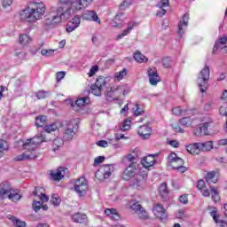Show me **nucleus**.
Listing matches in <instances>:
<instances>
[{"label": "nucleus", "instance_id": "obj_1", "mask_svg": "<svg viewBox=\"0 0 227 227\" xmlns=\"http://www.w3.org/2000/svg\"><path fill=\"white\" fill-rule=\"evenodd\" d=\"M93 0H59L56 14H51L44 20V26H54L61 20H67L74 12L88 8Z\"/></svg>", "mask_w": 227, "mask_h": 227}, {"label": "nucleus", "instance_id": "obj_2", "mask_svg": "<svg viewBox=\"0 0 227 227\" xmlns=\"http://www.w3.org/2000/svg\"><path fill=\"white\" fill-rule=\"evenodd\" d=\"M148 173L145 172V168H139L135 162L130 163L124 170L122 178L126 182H129L130 187L141 191L145 187V180H146Z\"/></svg>", "mask_w": 227, "mask_h": 227}, {"label": "nucleus", "instance_id": "obj_3", "mask_svg": "<svg viewBox=\"0 0 227 227\" xmlns=\"http://www.w3.org/2000/svg\"><path fill=\"white\" fill-rule=\"evenodd\" d=\"M47 7L43 2H31L23 10L20 12V19L23 22L35 24L43 19Z\"/></svg>", "mask_w": 227, "mask_h": 227}, {"label": "nucleus", "instance_id": "obj_4", "mask_svg": "<svg viewBox=\"0 0 227 227\" xmlns=\"http://www.w3.org/2000/svg\"><path fill=\"white\" fill-rule=\"evenodd\" d=\"M43 141H45V137L43 135L27 139L23 144V148L26 151L23 153L16 156L14 160L16 162H20L36 159V157H38V153H36L35 150L38 148V145H42Z\"/></svg>", "mask_w": 227, "mask_h": 227}, {"label": "nucleus", "instance_id": "obj_5", "mask_svg": "<svg viewBox=\"0 0 227 227\" xmlns=\"http://www.w3.org/2000/svg\"><path fill=\"white\" fill-rule=\"evenodd\" d=\"M210 79V67L204 66L197 77V84L201 93H205L208 90V80Z\"/></svg>", "mask_w": 227, "mask_h": 227}, {"label": "nucleus", "instance_id": "obj_6", "mask_svg": "<svg viewBox=\"0 0 227 227\" xmlns=\"http://www.w3.org/2000/svg\"><path fill=\"white\" fill-rule=\"evenodd\" d=\"M79 124H77V122L69 121L64 128L63 138L65 139V141H72V139H74V136L77 134Z\"/></svg>", "mask_w": 227, "mask_h": 227}, {"label": "nucleus", "instance_id": "obj_7", "mask_svg": "<svg viewBox=\"0 0 227 227\" xmlns=\"http://www.w3.org/2000/svg\"><path fill=\"white\" fill-rule=\"evenodd\" d=\"M74 191L80 198L86 196V192H88V181L85 177H80L75 180Z\"/></svg>", "mask_w": 227, "mask_h": 227}, {"label": "nucleus", "instance_id": "obj_8", "mask_svg": "<svg viewBox=\"0 0 227 227\" xmlns=\"http://www.w3.org/2000/svg\"><path fill=\"white\" fill-rule=\"evenodd\" d=\"M113 171H114V167L111 164L103 165L99 168V169L96 172L97 178L106 179L113 175Z\"/></svg>", "mask_w": 227, "mask_h": 227}, {"label": "nucleus", "instance_id": "obj_9", "mask_svg": "<svg viewBox=\"0 0 227 227\" xmlns=\"http://www.w3.org/2000/svg\"><path fill=\"white\" fill-rule=\"evenodd\" d=\"M147 75L149 77V82L152 86H157L160 82V76L157 73V68L149 67L147 70Z\"/></svg>", "mask_w": 227, "mask_h": 227}, {"label": "nucleus", "instance_id": "obj_10", "mask_svg": "<svg viewBox=\"0 0 227 227\" xmlns=\"http://www.w3.org/2000/svg\"><path fill=\"white\" fill-rule=\"evenodd\" d=\"M82 18L83 20H90L91 22H96V24H102L100 18H98V15L95 11H85L82 15Z\"/></svg>", "mask_w": 227, "mask_h": 227}, {"label": "nucleus", "instance_id": "obj_11", "mask_svg": "<svg viewBox=\"0 0 227 227\" xmlns=\"http://www.w3.org/2000/svg\"><path fill=\"white\" fill-rule=\"evenodd\" d=\"M188 24L189 13L186 12L185 14H184L178 24L177 34L179 35V36H184V35L185 34V30L187 29Z\"/></svg>", "mask_w": 227, "mask_h": 227}, {"label": "nucleus", "instance_id": "obj_12", "mask_svg": "<svg viewBox=\"0 0 227 227\" xmlns=\"http://www.w3.org/2000/svg\"><path fill=\"white\" fill-rule=\"evenodd\" d=\"M168 163L170 164L171 168L175 169L178 166H184V161L182 158L178 157L176 153H171L168 155Z\"/></svg>", "mask_w": 227, "mask_h": 227}, {"label": "nucleus", "instance_id": "obj_13", "mask_svg": "<svg viewBox=\"0 0 227 227\" xmlns=\"http://www.w3.org/2000/svg\"><path fill=\"white\" fill-rule=\"evenodd\" d=\"M112 90L115 93V98H120L121 95H127L130 91L127 85H113Z\"/></svg>", "mask_w": 227, "mask_h": 227}, {"label": "nucleus", "instance_id": "obj_14", "mask_svg": "<svg viewBox=\"0 0 227 227\" xmlns=\"http://www.w3.org/2000/svg\"><path fill=\"white\" fill-rule=\"evenodd\" d=\"M130 205H131L132 210H134V212H136L137 214V215H138V217H140V219H146V217H148L146 211H145L143 209V207H141V204L139 202L131 201Z\"/></svg>", "mask_w": 227, "mask_h": 227}, {"label": "nucleus", "instance_id": "obj_15", "mask_svg": "<svg viewBox=\"0 0 227 227\" xmlns=\"http://www.w3.org/2000/svg\"><path fill=\"white\" fill-rule=\"evenodd\" d=\"M153 212L155 217H158V219H161V221L168 217V215L166 214V209L160 204H156L153 208Z\"/></svg>", "mask_w": 227, "mask_h": 227}, {"label": "nucleus", "instance_id": "obj_16", "mask_svg": "<svg viewBox=\"0 0 227 227\" xmlns=\"http://www.w3.org/2000/svg\"><path fill=\"white\" fill-rule=\"evenodd\" d=\"M209 214L215 224H220V227H227V222L225 220H219L220 215L217 208L213 207Z\"/></svg>", "mask_w": 227, "mask_h": 227}, {"label": "nucleus", "instance_id": "obj_17", "mask_svg": "<svg viewBox=\"0 0 227 227\" xmlns=\"http://www.w3.org/2000/svg\"><path fill=\"white\" fill-rule=\"evenodd\" d=\"M65 176V168L59 167L56 171L52 170L50 174V178L55 182H59Z\"/></svg>", "mask_w": 227, "mask_h": 227}, {"label": "nucleus", "instance_id": "obj_18", "mask_svg": "<svg viewBox=\"0 0 227 227\" xmlns=\"http://www.w3.org/2000/svg\"><path fill=\"white\" fill-rule=\"evenodd\" d=\"M155 157H157V154H150L146 157H144L141 160L142 166H144L145 169L152 168V166L155 165Z\"/></svg>", "mask_w": 227, "mask_h": 227}, {"label": "nucleus", "instance_id": "obj_19", "mask_svg": "<svg viewBox=\"0 0 227 227\" xmlns=\"http://www.w3.org/2000/svg\"><path fill=\"white\" fill-rule=\"evenodd\" d=\"M12 192V186L8 183H2L0 184V200H4L8 198Z\"/></svg>", "mask_w": 227, "mask_h": 227}, {"label": "nucleus", "instance_id": "obj_20", "mask_svg": "<svg viewBox=\"0 0 227 227\" xmlns=\"http://www.w3.org/2000/svg\"><path fill=\"white\" fill-rule=\"evenodd\" d=\"M137 26H139V23L136 21L129 22L128 24L127 29L123 30L121 34L117 35L116 40H121V38H123L124 36H127V35H129L132 29H134V27H137Z\"/></svg>", "mask_w": 227, "mask_h": 227}, {"label": "nucleus", "instance_id": "obj_21", "mask_svg": "<svg viewBox=\"0 0 227 227\" xmlns=\"http://www.w3.org/2000/svg\"><path fill=\"white\" fill-rule=\"evenodd\" d=\"M71 219L73 223L82 224L88 221V216L82 213H74L72 215Z\"/></svg>", "mask_w": 227, "mask_h": 227}, {"label": "nucleus", "instance_id": "obj_22", "mask_svg": "<svg viewBox=\"0 0 227 227\" xmlns=\"http://www.w3.org/2000/svg\"><path fill=\"white\" fill-rule=\"evenodd\" d=\"M18 42L21 47H27L33 42V39L27 34H20Z\"/></svg>", "mask_w": 227, "mask_h": 227}, {"label": "nucleus", "instance_id": "obj_23", "mask_svg": "<svg viewBox=\"0 0 227 227\" xmlns=\"http://www.w3.org/2000/svg\"><path fill=\"white\" fill-rule=\"evenodd\" d=\"M152 133V128L145 125V126H140L138 128V135L142 139H148L150 137V134Z\"/></svg>", "mask_w": 227, "mask_h": 227}, {"label": "nucleus", "instance_id": "obj_24", "mask_svg": "<svg viewBox=\"0 0 227 227\" xmlns=\"http://www.w3.org/2000/svg\"><path fill=\"white\" fill-rule=\"evenodd\" d=\"M124 19L125 16H123V13H117L110 24L113 27H122Z\"/></svg>", "mask_w": 227, "mask_h": 227}, {"label": "nucleus", "instance_id": "obj_25", "mask_svg": "<svg viewBox=\"0 0 227 227\" xmlns=\"http://www.w3.org/2000/svg\"><path fill=\"white\" fill-rule=\"evenodd\" d=\"M186 150L189 153H192V155H198V153L201 152L200 143H194L187 145Z\"/></svg>", "mask_w": 227, "mask_h": 227}, {"label": "nucleus", "instance_id": "obj_26", "mask_svg": "<svg viewBox=\"0 0 227 227\" xmlns=\"http://www.w3.org/2000/svg\"><path fill=\"white\" fill-rule=\"evenodd\" d=\"M159 192L163 200H168L169 196V190H168V184L162 183L159 187Z\"/></svg>", "mask_w": 227, "mask_h": 227}, {"label": "nucleus", "instance_id": "obj_27", "mask_svg": "<svg viewBox=\"0 0 227 227\" xmlns=\"http://www.w3.org/2000/svg\"><path fill=\"white\" fill-rule=\"evenodd\" d=\"M200 152H210V150H214V142L207 141L204 143H199Z\"/></svg>", "mask_w": 227, "mask_h": 227}, {"label": "nucleus", "instance_id": "obj_28", "mask_svg": "<svg viewBox=\"0 0 227 227\" xmlns=\"http://www.w3.org/2000/svg\"><path fill=\"white\" fill-rule=\"evenodd\" d=\"M22 195H20L17 190H13L12 188H11V192L9 193L8 197V199L11 200V201L17 203V201H20Z\"/></svg>", "mask_w": 227, "mask_h": 227}, {"label": "nucleus", "instance_id": "obj_29", "mask_svg": "<svg viewBox=\"0 0 227 227\" xmlns=\"http://www.w3.org/2000/svg\"><path fill=\"white\" fill-rule=\"evenodd\" d=\"M133 58L137 63H146L148 61V58L143 55L139 51H135Z\"/></svg>", "mask_w": 227, "mask_h": 227}, {"label": "nucleus", "instance_id": "obj_30", "mask_svg": "<svg viewBox=\"0 0 227 227\" xmlns=\"http://www.w3.org/2000/svg\"><path fill=\"white\" fill-rule=\"evenodd\" d=\"M200 120L203 125H207L209 127L214 123V119H212V116L208 114L201 115Z\"/></svg>", "mask_w": 227, "mask_h": 227}, {"label": "nucleus", "instance_id": "obj_31", "mask_svg": "<svg viewBox=\"0 0 227 227\" xmlns=\"http://www.w3.org/2000/svg\"><path fill=\"white\" fill-rule=\"evenodd\" d=\"M41 188H35V191L33 192L34 196H38L39 200L43 203H47L49 201V196H47L45 193L41 192L40 194L38 193Z\"/></svg>", "mask_w": 227, "mask_h": 227}, {"label": "nucleus", "instance_id": "obj_32", "mask_svg": "<svg viewBox=\"0 0 227 227\" xmlns=\"http://www.w3.org/2000/svg\"><path fill=\"white\" fill-rule=\"evenodd\" d=\"M206 182L210 185V184H217V178H215V172L211 171L206 175Z\"/></svg>", "mask_w": 227, "mask_h": 227}, {"label": "nucleus", "instance_id": "obj_33", "mask_svg": "<svg viewBox=\"0 0 227 227\" xmlns=\"http://www.w3.org/2000/svg\"><path fill=\"white\" fill-rule=\"evenodd\" d=\"M105 214H106V215H110V217L112 219H114V221H118V219H120V215H118V213L116 212V209H114V208L106 209Z\"/></svg>", "mask_w": 227, "mask_h": 227}, {"label": "nucleus", "instance_id": "obj_34", "mask_svg": "<svg viewBox=\"0 0 227 227\" xmlns=\"http://www.w3.org/2000/svg\"><path fill=\"white\" fill-rule=\"evenodd\" d=\"M61 146H63V139L55 138L52 141L51 147H52L53 152H56V150H59V148H61Z\"/></svg>", "mask_w": 227, "mask_h": 227}, {"label": "nucleus", "instance_id": "obj_35", "mask_svg": "<svg viewBox=\"0 0 227 227\" xmlns=\"http://www.w3.org/2000/svg\"><path fill=\"white\" fill-rule=\"evenodd\" d=\"M227 43V36L223 35V37H220V39L215 43L214 46V51L215 49H221L222 46H224Z\"/></svg>", "mask_w": 227, "mask_h": 227}, {"label": "nucleus", "instance_id": "obj_36", "mask_svg": "<svg viewBox=\"0 0 227 227\" xmlns=\"http://www.w3.org/2000/svg\"><path fill=\"white\" fill-rule=\"evenodd\" d=\"M98 88H106V84H107V81L106 80V77L99 76L97 78L96 82L94 83Z\"/></svg>", "mask_w": 227, "mask_h": 227}, {"label": "nucleus", "instance_id": "obj_37", "mask_svg": "<svg viewBox=\"0 0 227 227\" xmlns=\"http://www.w3.org/2000/svg\"><path fill=\"white\" fill-rule=\"evenodd\" d=\"M47 121V116L45 115H41L35 118V125L36 127H43Z\"/></svg>", "mask_w": 227, "mask_h": 227}, {"label": "nucleus", "instance_id": "obj_38", "mask_svg": "<svg viewBox=\"0 0 227 227\" xmlns=\"http://www.w3.org/2000/svg\"><path fill=\"white\" fill-rule=\"evenodd\" d=\"M90 103V98H80L76 100L75 105L78 107H84V106H86L87 104Z\"/></svg>", "mask_w": 227, "mask_h": 227}, {"label": "nucleus", "instance_id": "obj_39", "mask_svg": "<svg viewBox=\"0 0 227 227\" xmlns=\"http://www.w3.org/2000/svg\"><path fill=\"white\" fill-rule=\"evenodd\" d=\"M179 123L182 127H191L192 125V120L191 117H184L179 121Z\"/></svg>", "mask_w": 227, "mask_h": 227}, {"label": "nucleus", "instance_id": "obj_40", "mask_svg": "<svg viewBox=\"0 0 227 227\" xmlns=\"http://www.w3.org/2000/svg\"><path fill=\"white\" fill-rule=\"evenodd\" d=\"M211 194H212V200L215 201V203H217V201H220L221 197H219V192L217 191V188L211 187Z\"/></svg>", "mask_w": 227, "mask_h": 227}, {"label": "nucleus", "instance_id": "obj_41", "mask_svg": "<svg viewBox=\"0 0 227 227\" xmlns=\"http://www.w3.org/2000/svg\"><path fill=\"white\" fill-rule=\"evenodd\" d=\"M11 220L13 223L14 226H16V227H26V222H24V221H22L20 219H18L15 216H12L11 218Z\"/></svg>", "mask_w": 227, "mask_h": 227}, {"label": "nucleus", "instance_id": "obj_42", "mask_svg": "<svg viewBox=\"0 0 227 227\" xmlns=\"http://www.w3.org/2000/svg\"><path fill=\"white\" fill-rule=\"evenodd\" d=\"M91 92L95 95V97H101L102 96V89L96 84L91 85L90 87Z\"/></svg>", "mask_w": 227, "mask_h": 227}, {"label": "nucleus", "instance_id": "obj_43", "mask_svg": "<svg viewBox=\"0 0 227 227\" xmlns=\"http://www.w3.org/2000/svg\"><path fill=\"white\" fill-rule=\"evenodd\" d=\"M51 203L53 204L54 207H59V204L61 203V198H59V195L53 194L51 196Z\"/></svg>", "mask_w": 227, "mask_h": 227}, {"label": "nucleus", "instance_id": "obj_44", "mask_svg": "<svg viewBox=\"0 0 227 227\" xmlns=\"http://www.w3.org/2000/svg\"><path fill=\"white\" fill-rule=\"evenodd\" d=\"M125 75H127V69H122L114 74V79L115 81H121Z\"/></svg>", "mask_w": 227, "mask_h": 227}, {"label": "nucleus", "instance_id": "obj_45", "mask_svg": "<svg viewBox=\"0 0 227 227\" xmlns=\"http://www.w3.org/2000/svg\"><path fill=\"white\" fill-rule=\"evenodd\" d=\"M106 100H109V98H114V100H118V98H116V94L114 93L113 87H111L110 90L106 91Z\"/></svg>", "mask_w": 227, "mask_h": 227}, {"label": "nucleus", "instance_id": "obj_46", "mask_svg": "<svg viewBox=\"0 0 227 227\" xmlns=\"http://www.w3.org/2000/svg\"><path fill=\"white\" fill-rule=\"evenodd\" d=\"M208 125L207 124H202L200 127V136H208Z\"/></svg>", "mask_w": 227, "mask_h": 227}, {"label": "nucleus", "instance_id": "obj_47", "mask_svg": "<svg viewBox=\"0 0 227 227\" xmlns=\"http://www.w3.org/2000/svg\"><path fill=\"white\" fill-rule=\"evenodd\" d=\"M168 6H169V0H160L156 4V8H160V10H162L164 8H168Z\"/></svg>", "mask_w": 227, "mask_h": 227}, {"label": "nucleus", "instance_id": "obj_48", "mask_svg": "<svg viewBox=\"0 0 227 227\" xmlns=\"http://www.w3.org/2000/svg\"><path fill=\"white\" fill-rule=\"evenodd\" d=\"M49 92L44 91V90H39L38 92L35 93V97L38 98V100H42L43 98H47L49 97Z\"/></svg>", "mask_w": 227, "mask_h": 227}, {"label": "nucleus", "instance_id": "obj_49", "mask_svg": "<svg viewBox=\"0 0 227 227\" xmlns=\"http://www.w3.org/2000/svg\"><path fill=\"white\" fill-rule=\"evenodd\" d=\"M163 67L165 68H171V65H173V60L169 57H166L162 60Z\"/></svg>", "mask_w": 227, "mask_h": 227}, {"label": "nucleus", "instance_id": "obj_50", "mask_svg": "<svg viewBox=\"0 0 227 227\" xmlns=\"http://www.w3.org/2000/svg\"><path fill=\"white\" fill-rule=\"evenodd\" d=\"M135 116H141L145 113V109L141 108L139 104H137L135 108H133Z\"/></svg>", "mask_w": 227, "mask_h": 227}, {"label": "nucleus", "instance_id": "obj_51", "mask_svg": "<svg viewBox=\"0 0 227 227\" xmlns=\"http://www.w3.org/2000/svg\"><path fill=\"white\" fill-rule=\"evenodd\" d=\"M56 51V50H45L43 49L41 51V54L42 56H45L46 58H49L51 56H54V52Z\"/></svg>", "mask_w": 227, "mask_h": 227}, {"label": "nucleus", "instance_id": "obj_52", "mask_svg": "<svg viewBox=\"0 0 227 227\" xmlns=\"http://www.w3.org/2000/svg\"><path fill=\"white\" fill-rule=\"evenodd\" d=\"M121 130L122 132H125L127 130H130V121L129 120H125L122 125L121 126Z\"/></svg>", "mask_w": 227, "mask_h": 227}, {"label": "nucleus", "instance_id": "obj_53", "mask_svg": "<svg viewBox=\"0 0 227 227\" xmlns=\"http://www.w3.org/2000/svg\"><path fill=\"white\" fill-rule=\"evenodd\" d=\"M69 23L76 27H79V26H81V18L79 16H74L71 21H69Z\"/></svg>", "mask_w": 227, "mask_h": 227}, {"label": "nucleus", "instance_id": "obj_54", "mask_svg": "<svg viewBox=\"0 0 227 227\" xmlns=\"http://www.w3.org/2000/svg\"><path fill=\"white\" fill-rule=\"evenodd\" d=\"M8 151V144L4 139H0V153Z\"/></svg>", "mask_w": 227, "mask_h": 227}, {"label": "nucleus", "instance_id": "obj_55", "mask_svg": "<svg viewBox=\"0 0 227 227\" xmlns=\"http://www.w3.org/2000/svg\"><path fill=\"white\" fill-rule=\"evenodd\" d=\"M214 110V102L209 101L207 103H206V105L204 106V111L206 113H210V111Z\"/></svg>", "mask_w": 227, "mask_h": 227}, {"label": "nucleus", "instance_id": "obj_56", "mask_svg": "<svg viewBox=\"0 0 227 227\" xmlns=\"http://www.w3.org/2000/svg\"><path fill=\"white\" fill-rule=\"evenodd\" d=\"M32 208L35 212H40V208H42V202L34 200V202L32 204Z\"/></svg>", "mask_w": 227, "mask_h": 227}, {"label": "nucleus", "instance_id": "obj_57", "mask_svg": "<svg viewBox=\"0 0 227 227\" xmlns=\"http://www.w3.org/2000/svg\"><path fill=\"white\" fill-rule=\"evenodd\" d=\"M130 4H132V0H124L120 5V9L127 10V8H129V6H130Z\"/></svg>", "mask_w": 227, "mask_h": 227}, {"label": "nucleus", "instance_id": "obj_58", "mask_svg": "<svg viewBox=\"0 0 227 227\" xmlns=\"http://www.w3.org/2000/svg\"><path fill=\"white\" fill-rule=\"evenodd\" d=\"M97 72H98V66H92L88 73L89 77H93Z\"/></svg>", "mask_w": 227, "mask_h": 227}, {"label": "nucleus", "instance_id": "obj_59", "mask_svg": "<svg viewBox=\"0 0 227 227\" xmlns=\"http://www.w3.org/2000/svg\"><path fill=\"white\" fill-rule=\"evenodd\" d=\"M45 130L48 133L54 132V131L58 130V125L51 124V125L46 126Z\"/></svg>", "mask_w": 227, "mask_h": 227}, {"label": "nucleus", "instance_id": "obj_60", "mask_svg": "<svg viewBox=\"0 0 227 227\" xmlns=\"http://www.w3.org/2000/svg\"><path fill=\"white\" fill-rule=\"evenodd\" d=\"M106 160V157L98 156L94 160V166H98V164H102Z\"/></svg>", "mask_w": 227, "mask_h": 227}, {"label": "nucleus", "instance_id": "obj_61", "mask_svg": "<svg viewBox=\"0 0 227 227\" xmlns=\"http://www.w3.org/2000/svg\"><path fill=\"white\" fill-rule=\"evenodd\" d=\"M172 113L176 116H180V114H182V107H180V106L174 107L172 109Z\"/></svg>", "mask_w": 227, "mask_h": 227}, {"label": "nucleus", "instance_id": "obj_62", "mask_svg": "<svg viewBox=\"0 0 227 227\" xmlns=\"http://www.w3.org/2000/svg\"><path fill=\"white\" fill-rule=\"evenodd\" d=\"M168 144L173 148H178L180 146V143L177 140H168Z\"/></svg>", "mask_w": 227, "mask_h": 227}, {"label": "nucleus", "instance_id": "obj_63", "mask_svg": "<svg viewBox=\"0 0 227 227\" xmlns=\"http://www.w3.org/2000/svg\"><path fill=\"white\" fill-rule=\"evenodd\" d=\"M174 169H176L177 173H185L187 171V168L184 165H178Z\"/></svg>", "mask_w": 227, "mask_h": 227}, {"label": "nucleus", "instance_id": "obj_64", "mask_svg": "<svg viewBox=\"0 0 227 227\" xmlns=\"http://www.w3.org/2000/svg\"><path fill=\"white\" fill-rule=\"evenodd\" d=\"M227 145V139H221L217 142V145H215V148H219V146H226Z\"/></svg>", "mask_w": 227, "mask_h": 227}]
</instances>
